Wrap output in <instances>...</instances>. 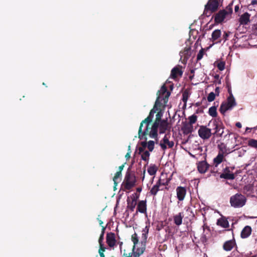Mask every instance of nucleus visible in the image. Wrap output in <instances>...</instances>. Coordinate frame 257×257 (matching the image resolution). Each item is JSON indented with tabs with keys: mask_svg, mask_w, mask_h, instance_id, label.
Returning a JSON list of instances; mask_svg holds the SVG:
<instances>
[{
	"mask_svg": "<svg viewBox=\"0 0 257 257\" xmlns=\"http://www.w3.org/2000/svg\"><path fill=\"white\" fill-rule=\"evenodd\" d=\"M228 154V152L226 149H223V148H221L217 156L214 158L213 162L215 165V167H217L222 162L225 161L224 157Z\"/></svg>",
	"mask_w": 257,
	"mask_h": 257,
	"instance_id": "11",
	"label": "nucleus"
},
{
	"mask_svg": "<svg viewBox=\"0 0 257 257\" xmlns=\"http://www.w3.org/2000/svg\"><path fill=\"white\" fill-rule=\"evenodd\" d=\"M250 15L247 12L242 14L239 20V22L241 25H246L249 22Z\"/></svg>",
	"mask_w": 257,
	"mask_h": 257,
	"instance_id": "20",
	"label": "nucleus"
},
{
	"mask_svg": "<svg viewBox=\"0 0 257 257\" xmlns=\"http://www.w3.org/2000/svg\"><path fill=\"white\" fill-rule=\"evenodd\" d=\"M255 29L257 30V23L254 25Z\"/></svg>",
	"mask_w": 257,
	"mask_h": 257,
	"instance_id": "53",
	"label": "nucleus"
},
{
	"mask_svg": "<svg viewBox=\"0 0 257 257\" xmlns=\"http://www.w3.org/2000/svg\"><path fill=\"white\" fill-rule=\"evenodd\" d=\"M235 245V242L233 240H230L224 242L223 247L225 251H230Z\"/></svg>",
	"mask_w": 257,
	"mask_h": 257,
	"instance_id": "19",
	"label": "nucleus"
},
{
	"mask_svg": "<svg viewBox=\"0 0 257 257\" xmlns=\"http://www.w3.org/2000/svg\"><path fill=\"white\" fill-rule=\"evenodd\" d=\"M184 216L182 213H179L174 216V221L176 225L179 226L182 223V219Z\"/></svg>",
	"mask_w": 257,
	"mask_h": 257,
	"instance_id": "25",
	"label": "nucleus"
},
{
	"mask_svg": "<svg viewBox=\"0 0 257 257\" xmlns=\"http://www.w3.org/2000/svg\"><path fill=\"white\" fill-rule=\"evenodd\" d=\"M228 92L230 93V94H232V93H231V89H230V87H228Z\"/></svg>",
	"mask_w": 257,
	"mask_h": 257,
	"instance_id": "49",
	"label": "nucleus"
},
{
	"mask_svg": "<svg viewBox=\"0 0 257 257\" xmlns=\"http://www.w3.org/2000/svg\"><path fill=\"white\" fill-rule=\"evenodd\" d=\"M215 94L214 92H211L208 94V96L207 97V100L209 102H211L215 99Z\"/></svg>",
	"mask_w": 257,
	"mask_h": 257,
	"instance_id": "37",
	"label": "nucleus"
},
{
	"mask_svg": "<svg viewBox=\"0 0 257 257\" xmlns=\"http://www.w3.org/2000/svg\"><path fill=\"white\" fill-rule=\"evenodd\" d=\"M232 4H230L225 9L219 11L215 16L214 21L216 23H221L229 20L232 14Z\"/></svg>",
	"mask_w": 257,
	"mask_h": 257,
	"instance_id": "2",
	"label": "nucleus"
},
{
	"mask_svg": "<svg viewBox=\"0 0 257 257\" xmlns=\"http://www.w3.org/2000/svg\"><path fill=\"white\" fill-rule=\"evenodd\" d=\"M141 146L138 149L139 154L141 155V158L143 160L148 162L150 154L149 151H147L146 149V142H141Z\"/></svg>",
	"mask_w": 257,
	"mask_h": 257,
	"instance_id": "7",
	"label": "nucleus"
},
{
	"mask_svg": "<svg viewBox=\"0 0 257 257\" xmlns=\"http://www.w3.org/2000/svg\"><path fill=\"white\" fill-rule=\"evenodd\" d=\"M158 169V168L156 165L151 164L148 168V172L150 175L154 176L156 174Z\"/></svg>",
	"mask_w": 257,
	"mask_h": 257,
	"instance_id": "28",
	"label": "nucleus"
},
{
	"mask_svg": "<svg viewBox=\"0 0 257 257\" xmlns=\"http://www.w3.org/2000/svg\"><path fill=\"white\" fill-rule=\"evenodd\" d=\"M170 94L166 87L164 85L162 86L158 92V96L153 108L151 110L149 116L141 123L139 130V138L141 140L145 139L146 140V135L157 140L158 124L159 121L162 120L161 119L162 115L161 110L156 114V120L151 127H149V123L152 121L154 113L159 110L158 107H160L162 105L164 107L166 105Z\"/></svg>",
	"mask_w": 257,
	"mask_h": 257,
	"instance_id": "1",
	"label": "nucleus"
},
{
	"mask_svg": "<svg viewBox=\"0 0 257 257\" xmlns=\"http://www.w3.org/2000/svg\"><path fill=\"white\" fill-rule=\"evenodd\" d=\"M182 75V72L178 67L174 68L171 71V76L174 79L177 78L178 76H181Z\"/></svg>",
	"mask_w": 257,
	"mask_h": 257,
	"instance_id": "27",
	"label": "nucleus"
},
{
	"mask_svg": "<svg viewBox=\"0 0 257 257\" xmlns=\"http://www.w3.org/2000/svg\"><path fill=\"white\" fill-rule=\"evenodd\" d=\"M249 130H250V128H248V127H246V131H248Z\"/></svg>",
	"mask_w": 257,
	"mask_h": 257,
	"instance_id": "54",
	"label": "nucleus"
},
{
	"mask_svg": "<svg viewBox=\"0 0 257 257\" xmlns=\"http://www.w3.org/2000/svg\"><path fill=\"white\" fill-rule=\"evenodd\" d=\"M245 197L239 193L232 196L230 198V203L232 207L234 208H240L243 206L246 203Z\"/></svg>",
	"mask_w": 257,
	"mask_h": 257,
	"instance_id": "3",
	"label": "nucleus"
},
{
	"mask_svg": "<svg viewBox=\"0 0 257 257\" xmlns=\"http://www.w3.org/2000/svg\"><path fill=\"white\" fill-rule=\"evenodd\" d=\"M218 6L217 0H210L205 6L204 13L207 14L208 12H214L217 10Z\"/></svg>",
	"mask_w": 257,
	"mask_h": 257,
	"instance_id": "13",
	"label": "nucleus"
},
{
	"mask_svg": "<svg viewBox=\"0 0 257 257\" xmlns=\"http://www.w3.org/2000/svg\"><path fill=\"white\" fill-rule=\"evenodd\" d=\"M216 94L218 95L219 93V88L218 87H216L215 90Z\"/></svg>",
	"mask_w": 257,
	"mask_h": 257,
	"instance_id": "43",
	"label": "nucleus"
},
{
	"mask_svg": "<svg viewBox=\"0 0 257 257\" xmlns=\"http://www.w3.org/2000/svg\"><path fill=\"white\" fill-rule=\"evenodd\" d=\"M132 240L133 242L134 245L133 246V252L136 256H139L141 254H142L145 250L144 247L139 248L137 246V244L138 243V238L136 233L134 234L132 236Z\"/></svg>",
	"mask_w": 257,
	"mask_h": 257,
	"instance_id": "8",
	"label": "nucleus"
},
{
	"mask_svg": "<svg viewBox=\"0 0 257 257\" xmlns=\"http://www.w3.org/2000/svg\"><path fill=\"white\" fill-rule=\"evenodd\" d=\"M121 173L120 171H117L113 177V180L114 184L116 185L118 182L120 181V177Z\"/></svg>",
	"mask_w": 257,
	"mask_h": 257,
	"instance_id": "32",
	"label": "nucleus"
},
{
	"mask_svg": "<svg viewBox=\"0 0 257 257\" xmlns=\"http://www.w3.org/2000/svg\"><path fill=\"white\" fill-rule=\"evenodd\" d=\"M176 194L179 201L183 200L186 194L185 188L181 186L178 187L176 188Z\"/></svg>",
	"mask_w": 257,
	"mask_h": 257,
	"instance_id": "15",
	"label": "nucleus"
},
{
	"mask_svg": "<svg viewBox=\"0 0 257 257\" xmlns=\"http://www.w3.org/2000/svg\"><path fill=\"white\" fill-rule=\"evenodd\" d=\"M219 84L221 83V81L220 80L219 81V82H218Z\"/></svg>",
	"mask_w": 257,
	"mask_h": 257,
	"instance_id": "55",
	"label": "nucleus"
},
{
	"mask_svg": "<svg viewBox=\"0 0 257 257\" xmlns=\"http://www.w3.org/2000/svg\"><path fill=\"white\" fill-rule=\"evenodd\" d=\"M137 204V199L136 198H134L133 200H132V201L131 203H130L128 204L129 205V207H130V208L133 210L135 208V206Z\"/></svg>",
	"mask_w": 257,
	"mask_h": 257,
	"instance_id": "38",
	"label": "nucleus"
},
{
	"mask_svg": "<svg viewBox=\"0 0 257 257\" xmlns=\"http://www.w3.org/2000/svg\"><path fill=\"white\" fill-rule=\"evenodd\" d=\"M115 234L113 233H108L106 235V242L110 247H113L115 244Z\"/></svg>",
	"mask_w": 257,
	"mask_h": 257,
	"instance_id": "17",
	"label": "nucleus"
},
{
	"mask_svg": "<svg viewBox=\"0 0 257 257\" xmlns=\"http://www.w3.org/2000/svg\"><path fill=\"white\" fill-rule=\"evenodd\" d=\"M239 9V7L238 5H236L234 8V11L235 12H237Z\"/></svg>",
	"mask_w": 257,
	"mask_h": 257,
	"instance_id": "45",
	"label": "nucleus"
},
{
	"mask_svg": "<svg viewBox=\"0 0 257 257\" xmlns=\"http://www.w3.org/2000/svg\"><path fill=\"white\" fill-rule=\"evenodd\" d=\"M136 178L135 176L127 172L123 181L124 187L126 190L131 189L135 184Z\"/></svg>",
	"mask_w": 257,
	"mask_h": 257,
	"instance_id": "6",
	"label": "nucleus"
},
{
	"mask_svg": "<svg viewBox=\"0 0 257 257\" xmlns=\"http://www.w3.org/2000/svg\"><path fill=\"white\" fill-rule=\"evenodd\" d=\"M145 229H146V232L147 233L148 232L149 229L148 228L147 226L146 227ZM146 232V231H145Z\"/></svg>",
	"mask_w": 257,
	"mask_h": 257,
	"instance_id": "51",
	"label": "nucleus"
},
{
	"mask_svg": "<svg viewBox=\"0 0 257 257\" xmlns=\"http://www.w3.org/2000/svg\"><path fill=\"white\" fill-rule=\"evenodd\" d=\"M248 145L250 147L257 148V140L254 139L249 140Z\"/></svg>",
	"mask_w": 257,
	"mask_h": 257,
	"instance_id": "36",
	"label": "nucleus"
},
{
	"mask_svg": "<svg viewBox=\"0 0 257 257\" xmlns=\"http://www.w3.org/2000/svg\"><path fill=\"white\" fill-rule=\"evenodd\" d=\"M168 127V123L167 121L163 120L159 121L158 124V129H159L160 133L162 134L167 130Z\"/></svg>",
	"mask_w": 257,
	"mask_h": 257,
	"instance_id": "21",
	"label": "nucleus"
},
{
	"mask_svg": "<svg viewBox=\"0 0 257 257\" xmlns=\"http://www.w3.org/2000/svg\"><path fill=\"white\" fill-rule=\"evenodd\" d=\"M235 125L238 128H241V124L239 122H236Z\"/></svg>",
	"mask_w": 257,
	"mask_h": 257,
	"instance_id": "44",
	"label": "nucleus"
},
{
	"mask_svg": "<svg viewBox=\"0 0 257 257\" xmlns=\"http://www.w3.org/2000/svg\"><path fill=\"white\" fill-rule=\"evenodd\" d=\"M167 184V182H164L162 179H159L153 186L150 190V193L153 195H156L160 190H162Z\"/></svg>",
	"mask_w": 257,
	"mask_h": 257,
	"instance_id": "10",
	"label": "nucleus"
},
{
	"mask_svg": "<svg viewBox=\"0 0 257 257\" xmlns=\"http://www.w3.org/2000/svg\"><path fill=\"white\" fill-rule=\"evenodd\" d=\"M105 248L103 247L102 246H100V248L99 249V253L100 257H105L103 252L105 251Z\"/></svg>",
	"mask_w": 257,
	"mask_h": 257,
	"instance_id": "40",
	"label": "nucleus"
},
{
	"mask_svg": "<svg viewBox=\"0 0 257 257\" xmlns=\"http://www.w3.org/2000/svg\"><path fill=\"white\" fill-rule=\"evenodd\" d=\"M189 154L191 156L197 159H200L201 157H202V159H205L206 157L205 154L203 153L202 147L199 144L193 145Z\"/></svg>",
	"mask_w": 257,
	"mask_h": 257,
	"instance_id": "5",
	"label": "nucleus"
},
{
	"mask_svg": "<svg viewBox=\"0 0 257 257\" xmlns=\"http://www.w3.org/2000/svg\"><path fill=\"white\" fill-rule=\"evenodd\" d=\"M215 78H216V79H218V78H219V75H216V76H215Z\"/></svg>",
	"mask_w": 257,
	"mask_h": 257,
	"instance_id": "52",
	"label": "nucleus"
},
{
	"mask_svg": "<svg viewBox=\"0 0 257 257\" xmlns=\"http://www.w3.org/2000/svg\"><path fill=\"white\" fill-rule=\"evenodd\" d=\"M236 105L235 100L232 94H230L227 98V101L221 104L220 107V111L221 113L224 114L227 110L231 109Z\"/></svg>",
	"mask_w": 257,
	"mask_h": 257,
	"instance_id": "4",
	"label": "nucleus"
},
{
	"mask_svg": "<svg viewBox=\"0 0 257 257\" xmlns=\"http://www.w3.org/2000/svg\"><path fill=\"white\" fill-rule=\"evenodd\" d=\"M99 223L100 225H101L102 227L103 226H102L103 222L101 220H99Z\"/></svg>",
	"mask_w": 257,
	"mask_h": 257,
	"instance_id": "48",
	"label": "nucleus"
},
{
	"mask_svg": "<svg viewBox=\"0 0 257 257\" xmlns=\"http://www.w3.org/2000/svg\"><path fill=\"white\" fill-rule=\"evenodd\" d=\"M217 68L220 71H222L225 68V63L224 62H220L217 64Z\"/></svg>",
	"mask_w": 257,
	"mask_h": 257,
	"instance_id": "39",
	"label": "nucleus"
},
{
	"mask_svg": "<svg viewBox=\"0 0 257 257\" xmlns=\"http://www.w3.org/2000/svg\"><path fill=\"white\" fill-rule=\"evenodd\" d=\"M131 152H128L127 153V154H126L125 157L126 158V160H128L131 157Z\"/></svg>",
	"mask_w": 257,
	"mask_h": 257,
	"instance_id": "42",
	"label": "nucleus"
},
{
	"mask_svg": "<svg viewBox=\"0 0 257 257\" xmlns=\"http://www.w3.org/2000/svg\"><path fill=\"white\" fill-rule=\"evenodd\" d=\"M251 4L252 5H255V4H257V1H256V0H253V1H251Z\"/></svg>",
	"mask_w": 257,
	"mask_h": 257,
	"instance_id": "47",
	"label": "nucleus"
},
{
	"mask_svg": "<svg viewBox=\"0 0 257 257\" xmlns=\"http://www.w3.org/2000/svg\"><path fill=\"white\" fill-rule=\"evenodd\" d=\"M182 131L185 134H189L193 131V126L188 123L184 124L182 127Z\"/></svg>",
	"mask_w": 257,
	"mask_h": 257,
	"instance_id": "26",
	"label": "nucleus"
},
{
	"mask_svg": "<svg viewBox=\"0 0 257 257\" xmlns=\"http://www.w3.org/2000/svg\"><path fill=\"white\" fill-rule=\"evenodd\" d=\"M105 229V227L102 226L101 233V234L100 235V237H99V240H98V242H99L100 246H102L103 245V244H102V241H103V236H104V233Z\"/></svg>",
	"mask_w": 257,
	"mask_h": 257,
	"instance_id": "35",
	"label": "nucleus"
},
{
	"mask_svg": "<svg viewBox=\"0 0 257 257\" xmlns=\"http://www.w3.org/2000/svg\"><path fill=\"white\" fill-rule=\"evenodd\" d=\"M123 168V165L119 166V171H120L121 173V171H122Z\"/></svg>",
	"mask_w": 257,
	"mask_h": 257,
	"instance_id": "46",
	"label": "nucleus"
},
{
	"mask_svg": "<svg viewBox=\"0 0 257 257\" xmlns=\"http://www.w3.org/2000/svg\"><path fill=\"white\" fill-rule=\"evenodd\" d=\"M216 107L215 106H211L209 108L208 110V113L212 117H215L217 116Z\"/></svg>",
	"mask_w": 257,
	"mask_h": 257,
	"instance_id": "31",
	"label": "nucleus"
},
{
	"mask_svg": "<svg viewBox=\"0 0 257 257\" xmlns=\"http://www.w3.org/2000/svg\"><path fill=\"white\" fill-rule=\"evenodd\" d=\"M221 34V32L219 30H215L212 33V37L211 40L212 42H214L217 40L219 38H220Z\"/></svg>",
	"mask_w": 257,
	"mask_h": 257,
	"instance_id": "30",
	"label": "nucleus"
},
{
	"mask_svg": "<svg viewBox=\"0 0 257 257\" xmlns=\"http://www.w3.org/2000/svg\"><path fill=\"white\" fill-rule=\"evenodd\" d=\"M174 145V142L172 140H170V136L169 135H166L160 143V145L163 150H166L167 148H172Z\"/></svg>",
	"mask_w": 257,
	"mask_h": 257,
	"instance_id": "12",
	"label": "nucleus"
},
{
	"mask_svg": "<svg viewBox=\"0 0 257 257\" xmlns=\"http://www.w3.org/2000/svg\"><path fill=\"white\" fill-rule=\"evenodd\" d=\"M155 143L153 141H149L146 142V148H147L149 152H152L154 148Z\"/></svg>",
	"mask_w": 257,
	"mask_h": 257,
	"instance_id": "34",
	"label": "nucleus"
},
{
	"mask_svg": "<svg viewBox=\"0 0 257 257\" xmlns=\"http://www.w3.org/2000/svg\"><path fill=\"white\" fill-rule=\"evenodd\" d=\"M251 228L249 226H245L241 232V237L245 238L248 237L251 233Z\"/></svg>",
	"mask_w": 257,
	"mask_h": 257,
	"instance_id": "22",
	"label": "nucleus"
},
{
	"mask_svg": "<svg viewBox=\"0 0 257 257\" xmlns=\"http://www.w3.org/2000/svg\"><path fill=\"white\" fill-rule=\"evenodd\" d=\"M217 224L223 228H226L228 227L229 224L227 220L224 218H220L218 219Z\"/></svg>",
	"mask_w": 257,
	"mask_h": 257,
	"instance_id": "29",
	"label": "nucleus"
},
{
	"mask_svg": "<svg viewBox=\"0 0 257 257\" xmlns=\"http://www.w3.org/2000/svg\"><path fill=\"white\" fill-rule=\"evenodd\" d=\"M212 124L215 130L214 133L213 134H218L221 136L223 133V126L221 120L219 119H214L212 121Z\"/></svg>",
	"mask_w": 257,
	"mask_h": 257,
	"instance_id": "14",
	"label": "nucleus"
},
{
	"mask_svg": "<svg viewBox=\"0 0 257 257\" xmlns=\"http://www.w3.org/2000/svg\"><path fill=\"white\" fill-rule=\"evenodd\" d=\"M147 204L146 201H140L138 205L137 210L141 213H144L146 212Z\"/></svg>",
	"mask_w": 257,
	"mask_h": 257,
	"instance_id": "23",
	"label": "nucleus"
},
{
	"mask_svg": "<svg viewBox=\"0 0 257 257\" xmlns=\"http://www.w3.org/2000/svg\"><path fill=\"white\" fill-rule=\"evenodd\" d=\"M203 54H204V51H203V50L202 49L201 50H200L199 51V53L197 54V60H201L203 57Z\"/></svg>",
	"mask_w": 257,
	"mask_h": 257,
	"instance_id": "41",
	"label": "nucleus"
},
{
	"mask_svg": "<svg viewBox=\"0 0 257 257\" xmlns=\"http://www.w3.org/2000/svg\"><path fill=\"white\" fill-rule=\"evenodd\" d=\"M220 177L221 178L232 180L234 178V175L233 173L229 172L228 168H226L224 170V172L220 175Z\"/></svg>",
	"mask_w": 257,
	"mask_h": 257,
	"instance_id": "18",
	"label": "nucleus"
},
{
	"mask_svg": "<svg viewBox=\"0 0 257 257\" xmlns=\"http://www.w3.org/2000/svg\"><path fill=\"white\" fill-rule=\"evenodd\" d=\"M190 49L188 47H185L183 51L180 52L181 59H183L184 61L188 59L190 55Z\"/></svg>",
	"mask_w": 257,
	"mask_h": 257,
	"instance_id": "24",
	"label": "nucleus"
},
{
	"mask_svg": "<svg viewBox=\"0 0 257 257\" xmlns=\"http://www.w3.org/2000/svg\"><path fill=\"white\" fill-rule=\"evenodd\" d=\"M188 120L189 122L188 123L193 125V124L197 121V116L196 115L193 114L188 117Z\"/></svg>",
	"mask_w": 257,
	"mask_h": 257,
	"instance_id": "33",
	"label": "nucleus"
},
{
	"mask_svg": "<svg viewBox=\"0 0 257 257\" xmlns=\"http://www.w3.org/2000/svg\"><path fill=\"white\" fill-rule=\"evenodd\" d=\"M198 135L203 140H207L211 136V130L206 126L201 125L198 130Z\"/></svg>",
	"mask_w": 257,
	"mask_h": 257,
	"instance_id": "9",
	"label": "nucleus"
},
{
	"mask_svg": "<svg viewBox=\"0 0 257 257\" xmlns=\"http://www.w3.org/2000/svg\"><path fill=\"white\" fill-rule=\"evenodd\" d=\"M209 165L205 161H201L197 164V168L200 173H205L208 170Z\"/></svg>",
	"mask_w": 257,
	"mask_h": 257,
	"instance_id": "16",
	"label": "nucleus"
},
{
	"mask_svg": "<svg viewBox=\"0 0 257 257\" xmlns=\"http://www.w3.org/2000/svg\"><path fill=\"white\" fill-rule=\"evenodd\" d=\"M128 152H131V146H129L128 147Z\"/></svg>",
	"mask_w": 257,
	"mask_h": 257,
	"instance_id": "50",
	"label": "nucleus"
}]
</instances>
